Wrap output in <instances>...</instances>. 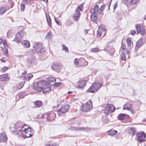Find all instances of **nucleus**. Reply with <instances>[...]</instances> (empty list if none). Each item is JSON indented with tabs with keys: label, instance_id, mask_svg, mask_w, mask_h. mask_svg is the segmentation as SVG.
I'll use <instances>...</instances> for the list:
<instances>
[{
	"label": "nucleus",
	"instance_id": "f257e3e1",
	"mask_svg": "<svg viewBox=\"0 0 146 146\" xmlns=\"http://www.w3.org/2000/svg\"><path fill=\"white\" fill-rule=\"evenodd\" d=\"M99 9L98 5H96L94 8H91L89 11L91 21L96 23H97L98 15L97 11Z\"/></svg>",
	"mask_w": 146,
	"mask_h": 146
},
{
	"label": "nucleus",
	"instance_id": "f03ea898",
	"mask_svg": "<svg viewBox=\"0 0 146 146\" xmlns=\"http://www.w3.org/2000/svg\"><path fill=\"white\" fill-rule=\"evenodd\" d=\"M103 84L98 82H95L92 84V86L87 90L89 92L94 93L96 92L102 86Z\"/></svg>",
	"mask_w": 146,
	"mask_h": 146
},
{
	"label": "nucleus",
	"instance_id": "7ed1b4c3",
	"mask_svg": "<svg viewBox=\"0 0 146 146\" xmlns=\"http://www.w3.org/2000/svg\"><path fill=\"white\" fill-rule=\"evenodd\" d=\"M92 102L90 100L84 104H82L80 107V110L84 112L89 111L93 108Z\"/></svg>",
	"mask_w": 146,
	"mask_h": 146
},
{
	"label": "nucleus",
	"instance_id": "20e7f679",
	"mask_svg": "<svg viewBox=\"0 0 146 146\" xmlns=\"http://www.w3.org/2000/svg\"><path fill=\"white\" fill-rule=\"evenodd\" d=\"M24 130L21 134V136L25 138L31 137L34 134V130L30 127L25 128Z\"/></svg>",
	"mask_w": 146,
	"mask_h": 146
},
{
	"label": "nucleus",
	"instance_id": "39448f33",
	"mask_svg": "<svg viewBox=\"0 0 146 146\" xmlns=\"http://www.w3.org/2000/svg\"><path fill=\"white\" fill-rule=\"evenodd\" d=\"M83 8V6L82 4H80L77 6L76 10L75 13L73 17L75 21H77L79 18L80 15V11H82Z\"/></svg>",
	"mask_w": 146,
	"mask_h": 146
},
{
	"label": "nucleus",
	"instance_id": "423d86ee",
	"mask_svg": "<svg viewBox=\"0 0 146 146\" xmlns=\"http://www.w3.org/2000/svg\"><path fill=\"white\" fill-rule=\"evenodd\" d=\"M115 110V107L113 105L109 104H107L104 108V112L105 114H109L113 112Z\"/></svg>",
	"mask_w": 146,
	"mask_h": 146
},
{
	"label": "nucleus",
	"instance_id": "0eeeda50",
	"mask_svg": "<svg viewBox=\"0 0 146 146\" xmlns=\"http://www.w3.org/2000/svg\"><path fill=\"white\" fill-rule=\"evenodd\" d=\"M135 27L137 30V34H140L141 35H144L146 33L145 29L141 24H137L135 26Z\"/></svg>",
	"mask_w": 146,
	"mask_h": 146
},
{
	"label": "nucleus",
	"instance_id": "6e6552de",
	"mask_svg": "<svg viewBox=\"0 0 146 146\" xmlns=\"http://www.w3.org/2000/svg\"><path fill=\"white\" fill-rule=\"evenodd\" d=\"M33 47L36 52H41L44 51L42 47V44L38 42H35L33 44Z\"/></svg>",
	"mask_w": 146,
	"mask_h": 146
},
{
	"label": "nucleus",
	"instance_id": "1a4fd4ad",
	"mask_svg": "<svg viewBox=\"0 0 146 146\" xmlns=\"http://www.w3.org/2000/svg\"><path fill=\"white\" fill-rule=\"evenodd\" d=\"M25 35V33L23 30L19 32L17 34L14 40L17 42H19L21 40L22 38Z\"/></svg>",
	"mask_w": 146,
	"mask_h": 146
},
{
	"label": "nucleus",
	"instance_id": "9d476101",
	"mask_svg": "<svg viewBox=\"0 0 146 146\" xmlns=\"http://www.w3.org/2000/svg\"><path fill=\"white\" fill-rule=\"evenodd\" d=\"M41 83L44 86L43 89V92L44 93H46L51 90V87L49 84V82L42 80L41 81Z\"/></svg>",
	"mask_w": 146,
	"mask_h": 146
},
{
	"label": "nucleus",
	"instance_id": "9b49d317",
	"mask_svg": "<svg viewBox=\"0 0 146 146\" xmlns=\"http://www.w3.org/2000/svg\"><path fill=\"white\" fill-rule=\"evenodd\" d=\"M70 108V106L69 104H67L64 105L61 108L57 110V112L58 115H60L65 113Z\"/></svg>",
	"mask_w": 146,
	"mask_h": 146
},
{
	"label": "nucleus",
	"instance_id": "f8f14e48",
	"mask_svg": "<svg viewBox=\"0 0 146 146\" xmlns=\"http://www.w3.org/2000/svg\"><path fill=\"white\" fill-rule=\"evenodd\" d=\"M137 136L138 138V141L139 143L146 141V135L143 132L138 133Z\"/></svg>",
	"mask_w": 146,
	"mask_h": 146
},
{
	"label": "nucleus",
	"instance_id": "ddd939ff",
	"mask_svg": "<svg viewBox=\"0 0 146 146\" xmlns=\"http://www.w3.org/2000/svg\"><path fill=\"white\" fill-rule=\"evenodd\" d=\"M24 125H23V124H21V123L20 122H18L17 123L15 124V129L16 131L20 132H22L24 131Z\"/></svg>",
	"mask_w": 146,
	"mask_h": 146
},
{
	"label": "nucleus",
	"instance_id": "4468645a",
	"mask_svg": "<svg viewBox=\"0 0 146 146\" xmlns=\"http://www.w3.org/2000/svg\"><path fill=\"white\" fill-rule=\"evenodd\" d=\"M86 81L84 80L78 81L77 84L76 88L83 89L84 88V86H86Z\"/></svg>",
	"mask_w": 146,
	"mask_h": 146
},
{
	"label": "nucleus",
	"instance_id": "2eb2a0df",
	"mask_svg": "<svg viewBox=\"0 0 146 146\" xmlns=\"http://www.w3.org/2000/svg\"><path fill=\"white\" fill-rule=\"evenodd\" d=\"M35 57L32 56L27 59L26 62V64L27 66L30 67L33 65V63L35 61Z\"/></svg>",
	"mask_w": 146,
	"mask_h": 146
},
{
	"label": "nucleus",
	"instance_id": "dca6fc26",
	"mask_svg": "<svg viewBox=\"0 0 146 146\" xmlns=\"http://www.w3.org/2000/svg\"><path fill=\"white\" fill-rule=\"evenodd\" d=\"M51 116L52 114L51 113L48 112L47 113L43 114L42 115V117L43 119L45 118L48 121H51L53 119L51 118Z\"/></svg>",
	"mask_w": 146,
	"mask_h": 146
},
{
	"label": "nucleus",
	"instance_id": "f3484780",
	"mask_svg": "<svg viewBox=\"0 0 146 146\" xmlns=\"http://www.w3.org/2000/svg\"><path fill=\"white\" fill-rule=\"evenodd\" d=\"M10 79L8 74L6 73L0 75V81H6Z\"/></svg>",
	"mask_w": 146,
	"mask_h": 146
},
{
	"label": "nucleus",
	"instance_id": "a211bd4d",
	"mask_svg": "<svg viewBox=\"0 0 146 146\" xmlns=\"http://www.w3.org/2000/svg\"><path fill=\"white\" fill-rule=\"evenodd\" d=\"M143 44V42L142 41V38H141L137 42L135 47V50L137 52L138 49Z\"/></svg>",
	"mask_w": 146,
	"mask_h": 146
},
{
	"label": "nucleus",
	"instance_id": "6ab92c4d",
	"mask_svg": "<svg viewBox=\"0 0 146 146\" xmlns=\"http://www.w3.org/2000/svg\"><path fill=\"white\" fill-rule=\"evenodd\" d=\"M7 140V137L5 133L3 132L0 134V141L1 142H5Z\"/></svg>",
	"mask_w": 146,
	"mask_h": 146
},
{
	"label": "nucleus",
	"instance_id": "aec40b11",
	"mask_svg": "<svg viewBox=\"0 0 146 146\" xmlns=\"http://www.w3.org/2000/svg\"><path fill=\"white\" fill-rule=\"evenodd\" d=\"M122 1L125 4L126 3L129 5H133L135 4L139 0H122Z\"/></svg>",
	"mask_w": 146,
	"mask_h": 146
},
{
	"label": "nucleus",
	"instance_id": "412c9836",
	"mask_svg": "<svg viewBox=\"0 0 146 146\" xmlns=\"http://www.w3.org/2000/svg\"><path fill=\"white\" fill-rule=\"evenodd\" d=\"M107 133L108 135L111 136H113L117 133V131L113 129H111L108 131Z\"/></svg>",
	"mask_w": 146,
	"mask_h": 146
},
{
	"label": "nucleus",
	"instance_id": "4be33fe9",
	"mask_svg": "<svg viewBox=\"0 0 146 146\" xmlns=\"http://www.w3.org/2000/svg\"><path fill=\"white\" fill-rule=\"evenodd\" d=\"M131 104L129 103H127L124 105L123 109V110L126 109L129 110H131Z\"/></svg>",
	"mask_w": 146,
	"mask_h": 146
},
{
	"label": "nucleus",
	"instance_id": "5701e85b",
	"mask_svg": "<svg viewBox=\"0 0 146 146\" xmlns=\"http://www.w3.org/2000/svg\"><path fill=\"white\" fill-rule=\"evenodd\" d=\"M51 68L53 70L58 72L60 70V66L59 65L52 64L51 66Z\"/></svg>",
	"mask_w": 146,
	"mask_h": 146
},
{
	"label": "nucleus",
	"instance_id": "b1692460",
	"mask_svg": "<svg viewBox=\"0 0 146 146\" xmlns=\"http://www.w3.org/2000/svg\"><path fill=\"white\" fill-rule=\"evenodd\" d=\"M34 104L36 108H39L42 106V103L40 100H36L34 102Z\"/></svg>",
	"mask_w": 146,
	"mask_h": 146
},
{
	"label": "nucleus",
	"instance_id": "393cba45",
	"mask_svg": "<svg viewBox=\"0 0 146 146\" xmlns=\"http://www.w3.org/2000/svg\"><path fill=\"white\" fill-rule=\"evenodd\" d=\"M21 44L25 47L28 48L30 46V43L27 40H24L22 41Z\"/></svg>",
	"mask_w": 146,
	"mask_h": 146
},
{
	"label": "nucleus",
	"instance_id": "a878e982",
	"mask_svg": "<svg viewBox=\"0 0 146 146\" xmlns=\"http://www.w3.org/2000/svg\"><path fill=\"white\" fill-rule=\"evenodd\" d=\"M25 83V82H22L18 84L16 87L17 90H19L22 88Z\"/></svg>",
	"mask_w": 146,
	"mask_h": 146
},
{
	"label": "nucleus",
	"instance_id": "bb28decb",
	"mask_svg": "<svg viewBox=\"0 0 146 146\" xmlns=\"http://www.w3.org/2000/svg\"><path fill=\"white\" fill-rule=\"evenodd\" d=\"M81 62H82V63H80L81 65L83 66H86L88 64V62L86 61L83 58H81Z\"/></svg>",
	"mask_w": 146,
	"mask_h": 146
},
{
	"label": "nucleus",
	"instance_id": "cd10ccee",
	"mask_svg": "<svg viewBox=\"0 0 146 146\" xmlns=\"http://www.w3.org/2000/svg\"><path fill=\"white\" fill-rule=\"evenodd\" d=\"M46 21L47 23L49 26H52L51 20L50 16L49 15L48 17L46 16Z\"/></svg>",
	"mask_w": 146,
	"mask_h": 146
},
{
	"label": "nucleus",
	"instance_id": "c85d7f7f",
	"mask_svg": "<svg viewBox=\"0 0 146 146\" xmlns=\"http://www.w3.org/2000/svg\"><path fill=\"white\" fill-rule=\"evenodd\" d=\"M105 5V4L103 5L100 8L99 10H98H98L97 11V13L99 14H100L103 11Z\"/></svg>",
	"mask_w": 146,
	"mask_h": 146
},
{
	"label": "nucleus",
	"instance_id": "c756f323",
	"mask_svg": "<svg viewBox=\"0 0 146 146\" xmlns=\"http://www.w3.org/2000/svg\"><path fill=\"white\" fill-rule=\"evenodd\" d=\"M125 118V114H119L117 117L118 119L121 120L124 119Z\"/></svg>",
	"mask_w": 146,
	"mask_h": 146
},
{
	"label": "nucleus",
	"instance_id": "7c9ffc66",
	"mask_svg": "<svg viewBox=\"0 0 146 146\" xmlns=\"http://www.w3.org/2000/svg\"><path fill=\"white\" fill-rule=\"evenodd\" d=\"M0 44H3L4 47H8L6 41H4L3 39L2 38H0Z\"/></svg>",
	"mask_w": 146,
	"mask_h": 146
},
{
	"label": "nucleus",
	"instance_id": "2f4dec72",
	"mask_svg": "<svg viewBox=\"0 0 146 146\" xmlns=\"http://www.w3.org/2000/svg\"><path fill=\"white\" fill-rule=\"evenodd\" d=\"M91 128L89 127H82L81 131L87 132L91 130Z\"/></svg>",
	"mask_w": 146,
	"mask_h": 146
},
{
	"label": "nucleus",
	"instance_id": "473e14b6",
	"mask_svg": "<svg viewBox=\"0 0 146 146\" xmlns=\"http://www.w3.org/2000/svg\"><path fill=\"white\" fill-rule=\"evenodd\" d=\"M72 130H75L76 131H81L82 127H72Z\"/></svg>",
	"mask_w": 146,
	"mask_h": 146
},
{
	"label": "nucleus",
	"instance_id": "72a5a7b5",
	"mask_svg": "<svg viewBox=\"0 0 146 146\" xmlns=\"http://www.w3.org/2000/svg\"><path fill=\"white\" fill-rule=\"evenodd\" d=\"M48 80L49 81L48 82H56V79L54 78L53 77H50L47 78Z\"/></svg>",
	"mask_w": 146,
	"mask_h": 146
},
{
	"label": "nucleus",
	"instance_id": "f704fd0d",
	"mask_svg": "<svg viewBox=\"0 0 146 146\" xmlns=\"http://www.w3.org/2000/svg\"><path fill=\"white\" fill-rule=\"evenodd\" d=\"M81 62V59L79 60L78 58H76L75 59L74 64L75 65H78V63H80Z\"/></svg>",
	"mask_w": 146,
	"mask_h": 146
},
{
	"label": "nucleus",
	"instance_id": "c9c22d12",
	"mask_svg": "<svg viewBox=\"0 0 146 146\" xmlns=\"http://www.w3.org/2000/svg\"><path fill=\"white\" fill-rule=\"evenodd\" d=\"M33 75L32 74H30L29 76H28L27 77L25 76V80H27L29 81L31 79V78L33 77Z\"/></svg>",
	"mask_w": 146,
	"mask_h": 146
},
{
	"label": "nucleus",
	"instance_id": "e433bc0d",
	"mask_svg": "<svg viewBox=\"0 0 146 146\" xmlns=\"http://www.w3.org/2000/svg\"><path fill=\"white\" fill-rule=\"evenodd\" d=\"M121 60L123 61L126 60V56L124 53H122L121 54Z\"/></svg>",
	"mask_w": 146,
	"mask_h": 146
},
{
	"label": "nucleus",
	"instance_id": "4c0bfd02",
	"mask_svg": "<svg viewBox=\"0 0 146 146\" xmlns=\"http://www.w3.org/2000/svg\"><path fill=\"white\" fill-rule=\"evenodd\" d=\"M6 10L5 8L3 7H1L0 8V14H3Z\"/></svg>",
	"mask_w": 146,
	"mask_h": 146
},
{
	"label": "nucleus",
	"instance_id": "58836bf2",
	"mask_svg": "<svg viewBox=\"0 0 146 146\" xmlns=\"http://www.w3.org/2000/svg\"><path fill=\"white\" fill-rule=\"evenodd\" d=\"M127 43V46L129 47H130L131 46V40L129 38H127L126 40Z\"/></svg>",
	"mask_w": 146,
	"mask_h": 146
},
{
	"label": "nucleus",
	"instance_id": "ea45409f",
	"mask_svg": "<svg viewBox=\"0 0 146 146\" xmlns=\"http://www.w3.org/2000/svg\"><path fill=\"white\" fill-rule=\"evenodd\" d=\"M62 50L66 52H68V48L64 44H62Z\"/></svg>",
	"mask_w": 146,
	"mask_h": 146
},
{
	"label": "nucleus",
	"instance_id": "a19ab883",
	"mask_svg": "<svg viewBox=\"0 0 146 146\" xmlns=\"http://www.w3.org/2000/svg\"><path fill=\"white\" fill-rule=\"evenodd\" d=\"M25 6L23 4H21L20 5V10L21 11H23L25 10Z\"/></svg>",
	"mask_w": 146,
	"mask_h": 146
},
{
	"label": "nucleus",
	"instance_id": "79ce46f5",
	"mask_svg": "<svg viewBox=\"0 0 146 146\" xmlns=\"http://www.w3.org/2000/svg\"><path fill=\"white\" fill-rule=\"evenodd\" d=\"M38 82H36L35 83L33 84V88L34 90H36V89L38 87Z\"/></svg>",
	"mask_w": 146,
	"mask_h": 146
},
{
	"label": "nucleus",
	"instance_id": "37998d69",
	"mask_svg": "<svg viewBox=\"0 0 146 146\" xmlns=\"http://www.w3.org/2000/svg\"><path fill=\"white\" fill-rule=\"evenodd\" d=\"M52 36L51 33L50 32H48L47 33V35L46 37L47 38L50 39Z\"/></svg>",
	"mask_w": 146,
	"mask_h": 146
},
{
	"label": "nucleus",
	"instance_id": "c03bdc74",
	"mask_svg": "<svg viewBox=\"0 0 146 146\" xmlns=\"http://www.w3.org/2000/svg\"><path fill=\"white\" fill-rule=\"evenodd\" d=\"M7 47H5V50H4V54L7 56H8V50L7 49Z\"/></svg>",
	"mask_w": 146,
	"mask_h": 146
},
{
	"label": "nucleus",
	"instance_id": "a18cd8bd",
	"mask_svg": "<svg viewBox=\"0 0 146 146\" xmlns=\"http://www.w3.org/2000/svg\"><path fill=\"white\" fill-rule=\"evenodd\" d=\"M43 88L41 87H38L36 89V91L38 92H40L41 91H43Z\"/></svg>",
	"mask_w": 146,
	"mask_h": 146
},
{
	"label": "nucleus",
	"instance_id": "49530a36",
	"mask_svg": "<svg viewBox=\"0 0 146 146\" xmlns=\"http://www.w3.org/2000/svg\"><path fill=\"white\" fill-rule=\"evenodd\" d=\"M62 83L61 82H56L53 84L54 86L55 87H58L61 85Z\"/></svg>",
	"mask_w": 146,
	"mask_h": 146
},
{
	"label": "nucleus",
	"instance_id": "de8ad7c7",
	"mask_svg": "<svg viewBox=\"0 0 146 146\" xmlns=\"http://www.w3.org/2000/svg\"><path fill=\"white\" fill-rule=\"evenodd\" d=\"M24 94V93L23 92H20L19 94H18V97L19 98H23V95Z\"/></svg>",
	"mask_w": 146,
	"mask_h": 146
},
{
	"label": "nucleus",
	"instance_id": "09e8293b",
	"mask_svg": "<svg viewBox=\"0 0 146 146\" xmlns=\"http://www.w3.org/2000/svg\"><path fill=\"white\" fill-rule=\"evenodd\" d=\"M98 50V49L97 48H94L91 49V51L92 52H95Z\"/></svg>",
	"mask_w": 146,
	"mask_h": 146
},
{
	"label": "nucleus",
	"instance_id": "8fccbe9b",
	"mask_svg": "<svg viewBox=\"0 0 146 146\" xmlns=\"http://www.w3.org/2000/svg\"><path fill=\"white\" fill-rule=\"evenodd\" d=\"M121 48L123 50H124L125 48V44H123V43H121Z\"/></svg>",
	"mask_w": 146,
	"mask_h": 146
},
{
	"label": "nucleus",
	"instance_id": "3c124183",
	"mask_svg": "<svg viewBox=\"0 0 146 146\" xmlns=\"http://www.w3.org/2000/svg\"><path fill=\"white\" fill-rule=\"evenodd\" d=\"M117 2H116L114 4L113 9L114 10H115V9L117 7Z\"/></svg>",
	"mask_w": 146,
	"mask_h": 146
},
{
	"label": "nucleus",
	"instance_id": "603ef678",
	"mask_svg": "<svg viewBox=\"0 0 146 146\" xmlns=\"http://www.w3.org/2000/svg\"><path fill=\"white\" fill-rule=\"evenodd\" d=\"M54 20H55V21L56 22V23L58 25H60V26H61V23H60V22L59 21H58V20H57L55 18L54 19Z\"/></svg>",
	"mask_w": 146,
	"mask_h": 146
},
{
	"label": "nucleus",
	"instance_id": "864d4df0",
	"mask_svg": "<svg viewBox=\"0 0 146 146\" xmlns=\"http://www.w3.org/2000/svg\"><path fill=\"white\" fill-rule=\"evenodd\" d=\"M46 146H56L55 144L52 143H48L46 145Z\"/></svg>",
	"mask_w": 146,
	"mask_h": 146
},
{
	"label": "nucleus",
	"instance_id": "5fc2aeb1",
	"mask_svg": "<svg viewBox=\"0 0 146 146\" xmlns=\"http://www.w3.org/2000/svg\"><path fill=\"white\" fill-rule=\"evenodd\" d=\"M8 69L7 67L4 66L2 68V70L3 71H5Z\"/></svg>",
	"mask_w": 146,
	"mask_h": 146
},
{
	"label": "nucleus",
	"instance_id": "6e6d98bb",
	"mask_svg": "<svg viewBox=\"0 0 146 146\" xmlns=\"http://www.w3.org/2000/svg\"><path fill=\"white\" fill-rule=\"evenodd\" d=\"M101 33H98L97 34V36L99 38L101 36Z\"/></svg>",
	"mask_w": 146,
	"mask_h": 146
},
{
	"label": "nucleus",
	"instance_id": "4d7b16f0",
	"mask_svg": "<svg viewBox=\"0 0 146 146\" xmlns=\"http://www.w3.org/2000/svg\"><path fill=\"white\" fill-rule=\"evenodd\" d=\"M23 1L26 3H29V0H23Z\"/></svg>",
	"mask_w": 146,
	"mask_h": 146
},
{
	"label": "nucleus",
	"instance_id": "13d9d810",
	"mask_svg": "<svg viewBox=\"0 0 146 146\" xmlns=\"http://www.w3.org/2000/svg\"><path fill=\"white\" fill-rule=\"evenodd\" d=\"M88 31L87 29H85L84 30V32L85 35H86L88 33Z\"/></svg>",
	"mask_w": 146,
	"mask_h": 146
},
{
	"label": "nucleus",
	"instance_id": "bf43d9fd",
	"mask_svg": "<svg viewBox=\"0 0 146 146\" xmlns=\"http://www.w3.org/2000/svg\"><path fill=\"white\" fill-rule=\"evenodd\" d=\"M136 33V31H132L131 33V34L132 35H134V34H135Z\"/></svg>",
	"mask_w": 146,
	"mask_h": 146
},
{
	"label": "nucleus",
	"instance_id": "052dcab7",
	"mask_svg": "<svg viewBox=\"0 0 146 146\" xmlns=\"http://www.w3.org/2000/svg\"><path fill=\"white\" fill-rule=\"evenodd\" d=\"M10 32V31H8V32H7V36H9Z\"/></svg>",
	"mask_w": 146,
	"mask_h": 146
},
{
	"label": "nucleus",
	"instance_id": "680f3d73",
	"mask_svg": "<svg viewBox=\"0 0 146 146\" xmlns=\"http://www.w3.org/2000/svg\"><path fill=\"white\" fill-rule=\"evenodd\" d=\"M40 1H42L45 2L46 3H47L48 2V0H40Z\"/></svg>",
	"mask_w": 146,
	"mask_h": 146
},
{
	"label": "nucleus",
	"instance_id": "e2e57ef3",
	"mask_svg": "<svg viewBox=\"0 0 146 146\" xmlns=\"http://www.w3.org/2000/svg\"><path fill=\"white\" fill-rule=\"evenodd\" d=\"M27 73V72L25 71H24V72H23L22 73V74L23 75H25Z\"/></svg>",
	"mask_w": 146,
	"mask_h": 146
},
{
	"label": "nucleus",
	"instance_id": "0e129e2a",
	"mask_svg": "<svg viewBox=\"0 0 146 146\" xmlns=\"http://www.w3.org/2000/svg\"><path fill=\"white\" fill-rule=\"evenodd\" d=\"M0 60H1V61H2V62H5V60H3V59H0Z\"/></svg>",
	"mask_w": 146,
	"mask_h": 146
},
{
	"label": "nucleus",
	"instance_id": "69168bd1",
	"mask_svg": "<svg viewBox=\"0 0 146 146\" xmlns=\"http://www.w3.org/2000/svg\"><path fill=\"white\" fill-rule=\"evenodd\" d=\"M142 122H146V118L145 119H143L142 120Z\"/></svg>",
	"mask_w": 146,
	"mask_h": 146
},
{
	"label": "nucleus",
	"instance_id": "338daca9",
	"mask_svg": "<svg viewBox=\"0 0 146 146\" xmlns=\"http://www.w3.org/2000/svg\"><path fill=\"white\" fill-rule=\"evenodd\" d=\"M72 93V92L71 91H68V94H71Z\"/></svg>",
	"mask_w": 146,
	"mask_h": 146
},
{
	"label": "nucleus",
	"instance_id": "774afa93",
	"mask_svg": "<svg viewBox=\"0 0 146 146\" xmlns=\"http://www.w3.org/2000/svg\"><path fill=\"white\" fill-rule=\"evenodd\" d=\"M144 19L145 20L146 19V14L144 16Z\"/></svg>",
	"mask_w": 146,
	"mask_h": 146
}]
</instances>
